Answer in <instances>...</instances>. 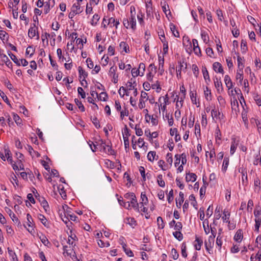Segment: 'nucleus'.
I'll list each match as a JSON object with an SVG mask.
<instances>
[{
  "instance_id": "obj_1",
  "label": "nucleus",
  "mask_w": 261,
  "mask_h": 261,
  "mask_svg": "<svg viewBox=\"0 0 261 261\" xmlns=\"http://www.w3.org/2000/svg\"><path fill=\"white\" fill-rule=\"evenodd\" d=\"M211 115L213 119L215 121H221L224 118L223 114L219 109H216L215 106L214 107V108L211 111Z\"/></svg>"
},
{
  "instance_id": "obj_2",
  "label": "nucleus",
  "mask_w": 261,
  "mask_h": 261,
  "mask_svg": "<svg viewBox=\"0 0 261 261\" xmlns=\"http://www.w3.org/2000/svg\"><path fill=\"white\" fill-rule=\"evenodd\" d=\"M148 73L147 74V79L151 83H153L154 75L156 72V68L153 64L149 65L148 68Z\"/></svg>"
},
{
  "instance_id": "obj_3",
  "label": "nucleus",
  "mask_w": 261,
  "mask_h": 261,
  "mask_svg": "<svg viewBox=\"0 0 261 261\" xmlns=\"http://www.w3.org/2000/svg\"><path fill=\"white\" fill-rule=\"evenodd\" d=\"M28 36L30 38L37 36L36 39H39V35L38 33V28L36 26L35 24H33V27H31L28 31Z\"/></svg>"
},
{
  "instance_id": "obj_4",
  "label": "nucleus",
  "mask_w": 261,
  "mask_h": 261,
  "mask_svg": "<svg viewBox=\"0 0 261 261\" xmlns=\"http://www.w3.org/2000/svg\"><path fill=\"white\" fill-rule=\"evenodd\" d=\"M27 225L29 227L28 228V230L30 233H32L34 231V224H33V220L32 216L29 214H28L27 215Z\"/></svg>"
},
{
  "instance_id": "obj_5",
  "label": "nucleus",
  "mask_w": 261,
  "mask_h": 261,
  "mask_svg": "<svg viewBox=\"0 0 261 261\" xmlns=\"http://www.w3.org/2000/svg\"><path fill=\"white\" fill-rule=\"evenodd\" d=\"M36 198L39 201L41 205L43 207L44 210L47 211L49 208L48 202L43 197H41L39 195L38 196L35 195Z\"/></svg>"
},
{
  "instance_id": "obj_6",
  "label": "nucleus",
  "mask_w": 261,
  "mask_h": 261,
  "mask_svg": "<svg viewBox=\"0 0 261 261\" xmlns=\"http://www.w3.org/2000/svg\"><path fill=\"white\" fill-rule=\"evenodd\" d=\"M162 99L163 100L164 102L161 103L160 107H161L162 111L164 112L166 109L167 103L169 101V97L168 95L166 94L165 96L160 97L159 99V102H161Z\"/></svg>"
},
{
  "instance_id": "obj_7",
  "label": "nucleus",
  "mask_w": 261,
  "mask_h": 261,
  "mask_svg": "<svg viewBox=\"0 0 261 261\" xmlns=\"http://www.w3.org/2000/svg\"><path fill=\"white\" fill-rule=\"evenodd\" d=\"M100 146L105 150L106 152H107L108 153L110 154H114V150L112 149L110 146L109 145H106V143L104 142L102 140L101 141Z\"/></svg>"
},
{
  "instance_id": "obj_8",
  "label": "nucleus",
  "mask_w": 261,
  "mask_h": 261,
  "mask_svg": "<svg viewBox=\"0 0 261 261\" xmlns=\"http://www.w3.org/2000/svg\"><path fill=\"white\" fill-rule=\"evenodd\" d=\"M130 204V207H132L135 211L137 212H139V204L137 202V198L135 196V198L133 197L130 199V202H129Z\"/></svg>"
},
{
  "instance_id": "obj_9",
  "label": "nucleus",
  "mask_w": 261,
  "mask_h": 261,
  "mask_svg": "<svg viewBox=\"0 0 261 261\" xmlns=\"http://www.w3.org/2000/svg\"><path fill=\"white\" fill-rule=\"evenodd\" d=\"M214 85L218 93H220L223 91L222 84L220 79H218L217 77H216L214 80Z\"/></svg>"
},
{
  "instance_id": "obj_10",
  "label": "nucleus",
  "mask_w": 261,
  "mask_h": 261,
  "mask_svg": "<svg viewBox=\"0 0 261 261\" xmlns=\"http://www.w3.org/2000/svg\"><path fill=\"white\" fill-rule=\"evenodd\" d=\"M214 70L216 72H219L222 74L224 73V71L221 64L219 62H215L213 65Z\"/></svg>"
},
{
  "instance_id": "obj_11",
  "label": "nucleus",
  "mask_w": 261,
  "mask_h": 261,
  "mask_svg": "<svg viewBox=\"0 0 261 261\" xmlns=\"http://www.w3.org/2000/svg\"><path fill=\"white\" fill-rule=\"evenodd\" d=\"M78 70L80 78L81 79L82 77H83V79L82 80V81H85L86 84H87V81L85 80L86 77H87L88 76L87 73L85 72V71L83 69V68L81 66H79L78 67Z\"/></svg>"
},
{
  "instance_id": "obj_12",
  "label": "nucleus",
  "mask_w": 261,
  "mask_h": 261,
  "mask_svg": "<svg viewBox=\"0 0 261 261\" xmlns=\"http://www.w3.org/2000/svg\"><path fill=\"white\" fill-rule=\"evenodd\" d=\"M164 58L161 57H159V73L162 75L164 72Z\"/></svg>"
},
{
  "instance_id": "obj_13",
  "label": "nucleus",
  "mask_w": 261,
  "mask_h": 261,
  "mask_svg": "<svg viewBox=\"0 0 261 261\" xmlns=\"http://www.w3.org/2000/svg\"><path fill=\"white\" fill-rule=\"evenodd\" d=\"M27 149L30 153V154L32 156V158L36 157L38 158L40 156V154L37 151H34L32 147L30 145H28Z\"/></svg>"
},
{
  "instance_id": "obj_14",
  "label": "nucleus",
  "mask_w": 261,
  "mask_h": 261,
  "mask_svg": "<svg viewBox=\"0 0 261 261\" xmlns=\"http://www.w3.org/2000/svg\"><path fill=\"white\" fill-rule=\"evenodd\" d=\"M71 10L73 11L76 14L81 13L83 11L81 9L80 4L79 3L74 4L72 5Z\"/></svg>"
},
{
  "instance_id": "obj_15",
  "label": "nucleus",
  "mask_w": 261,
  "mask_h": 261,
  "mask_svg": "<svg viewBox=\"0 0 261 261\" xmlns=\"http://www.w3.org/2000/svg\"><path fill=\"white\" fill-rule=\"evenodd\" d=\"M158 158V156L156 155L155 151H150L148 153L147 159L150 162H152L154 160H156Z\"/></svg>"
},
{
  "instance_id": "obj_16",
  "label": "nucleus",
  "mask_w": 261,
  "mask_h": 261,
  "mask_svg": "<svg viewBox=\"0 0 261 261\" xmlns=\"http://www.w3.org/2000/svg\"><path fill=\"white\" fill-rule=\"evenodd\" d=\"M239 172L242 173V181L244 184V182H246V184H247V171L243 168H240L239 169Z\"/></svg>"
},
{
  "instance_id": "obj_17",
  "label": "nucleus",
  "mask_w": 261,
  "mask_h": 261,
  "mask_svg": "<svg viewBox=\"0 0 261 261\" xmlns=\"http://www.w3.org/2000/svg\"><path fill=\"white\" fill-rule=\"evenodd\" d=\"M224 82L226 84V87L228 89V90L231 89L233 87V84L231 80L230 77L229 75H226L224 77Z\"/></svg>"
},
{
  "instance_id": "obj_18",
  "label": "nucleus",
  "mask_w": 261,
  "mask_h": 261,
  "mask_svg": "<svg viewBox=\"0 0 261 261\" xmlns=\"http://www.w3.org/2000/svg\"><path fill=\"white\" fill-rule=\"evenodd\" d=\"M238 145V141L236 140V139H233L232 141L231 142V145L230 147V154H233L234 152L236 151V150Z\"/></svg>"
},
{
  "instance_id": "obj_19",
  "label": "nucleus",
  "mask_w": 261,
  "mask_h": 261,
  "mask_svg": "<svg viewBox=\"0 0 261 261\" xmlns=\"http://www.w3.org/2000/svg\"><path fill=\"white\" fill-rule=\"evenodd\" d=\"M178 63L179 64V67H178V69H176V72H177V77L179 75H180L181 71L182 69L183 68L186 69V66H187V64L186 63H185V62L184 61L182 62H181L180 61H179L178 62Z\"/></svg>"
},
{
  "instance_id": "obj_20",
  "label": "nucleus",
  "mask_w": 261,
  "mask_h": 261,
  "mask_svg": "<svg viewBox=\"0 0 261 261\" xmlns=\"http://www.w3.org/2000/svg\"><path fill=\"white\" fill-rule=\"evenodd\" d=\"M6 212L9 214V216L12 219L13 221H16L18 222V224L20 223V221L18 220V218L16 217L15 215L13 213L11 209L9 208L6 207L5 208Z\"/></svg>"
},
{
  "instance_id": "obj_21",
  "label": "nucleus",
  "mask_w": 261,
  "mask_h": 261,
  "mask_svg": "<svg viewBox=\"0 0 261 261\" xmlns=\"http://www.w3.org/2000/svg\"><path fill=\"white\" fill-rule=\"evenodd\" d=\"M237 55V62H238V69H243V68L244 67V63H243V58L239 56V53H235Z\"/></svg>"
},
{
  "instance_id": "obj_22",
  "label": "nucleus",
  "mask_w": 261,
  "mask_h": 261,
  "mask_svg": "<svg viewBox=\"0 0 261 261\" xmlns=\"http://www.w3.org/2000/svg\"><path fill=\"white\" fill-rule=\"evenodd\" d=\"M243 237V236L242 230L239 229L234 235V239L237 242H240L242 241Z\"/></svg>"
},
{
  "instance_id": "obj_23",
  "label": "nucleus",
  "mask_w": 261,
  "mask_h": 261,
  "mask_svg": "<svg viewBox=\"0 0 261 261\" xmlns=\"http://www.w3.org/2000/svg\"><path fill=\"white\" fill-rule=\"evenodd\" d=\"M197 176L195 173H190L187 174L186 180L187 182L192 181L194 182L196 180Z\"/></svg>"
},
{
  "instance_id": "obj_24",
  "label": "nucleus",
  "mask_w": 261,
  "mask_h": 261,
  "mask_svg": "<svg viewBox=\"0 0 261 261\" xmlns=\"http://www.w3.org/2000/svg\"><path fill=\"white\" fill-rule=\"evenodd\" d=\"M216 236L211 235L208 239L207 241H205V246L208 245L210 248H212L215 241V238Z\"/></svg>"
},
{
  "instance_id": "obj_25",
  "label": "nucleus",
  "mask_w": 261,
  "mask_h": 261,
  "mask_svg": "<svg viewBox=\"0 0 261 261\" xmlns=\"http://www.w3.org/2000/svg\"><path fill=\"white\" fill-rule=\"evenodd\" d=\"M129 91L126 90L125 87L122 86L120 88V89L118 91V93L121 97H123L125 95L127 96L129 95Z\"/></svg>"
},
{
  "instance_id": "obj_26",
  "label": "nucleus",
  "mask_w": 261,
  "mask_h": 261,
  "mask_svg": "<svg viewBox=\"0 0 261 261\" xmlns=\"http://www.w3.org/2000/svg\"><path fill=\"white\" fill-rule=\"evenodd\" d=\"M180 91L181 92V93L182 94V96L180 97V107H182V103H183V101H184V99L185 98V96H186V89L184 87V85H182V86H181L180 87Z\"/></svg>"
},
{
  "instance_id": "obj_27",
  "label": "nucleus",
  "mask_w": 261,
  "mask_h": 261,
  "mask_svg": "<svg viewBox=\"0 0 261 261\" xmlns=\"http://www.w3.org/2000/svg\"><path fill=\"white\" fill-rule=\"evenodd\" d=\"M38 236L41 241V242L45 245V246H48V244H50L49 241L48 240L47 238L44 235L41 234L39 235L38 234Z\"/></svg>"
},
{
  "instance_id": "obj_28",
  "label": "nucleus",
  "mask_w": 261,
  "mask_h": 261,
  "mask_svg": "<svg viewBox=\"0 0 261 261\" xmlns=\"http://www.w3.org/2000/svg\"><path fill=\"white\" fill-rule=\"evenodd\" d=\"M38 217L39 220L41 222V223L44 225V226L46 227H49V223L47 222V219L43 215L39 214Z\"/></svg>"
},
{
  "instance_id": "obj_29",
  "label": "nucleus",
  "mask_w": 261,
  "mask_h": 261,
  "mask_svg": "<svg viewBox=\"0 0 261 261\" xmlns=\"http://www.w3.org/2000/svg\"><path fill=\"white\" fill-rule=\"evenodd\" d=\"M203 243V241L199 239L198 238H196L195 241V248L197 250H200L201 249V246Z\"/></svg>"
},
{
  "instance_id": "obj_30",
  "label": "nucleus",
  "mask_w": 261,
  "mask_h": 261,
  "mask_svg": "<svg viewBox=\"0 0 261 261\" xmlns=\"http://www.w3.org/2000/svg\"><path fill=\"white\" fill-rule=\"evenodd\" d=\"M230 214L228 211H226L225 210L223 211V216H222V219L223 222L227 223L229 222V217Z\"/></svg>"
},
{
  "instance_id": "obj_31",
  "label": "nucleus",
  "mask_w": 261,
  "mask_h": 261,
  "mask_svg": "<svg viewBox=\"0 0 261 261\" xmlns=\"http://www.w3.org/2000/svg\"><path fill=\"white\" fill-rule=\"evenodd\" d=\"M184 201V194L182 192H180L179 193V198L178 199H176V203L177 206H178V202L179 203V206H181V203Z\"/></svg>"
},
{
  "instance_id": "obj_32",
  "label": "nucleus",
  "mask_w": 261,
  "mask_h": 261,
  "mask_svg": "<svg viewBox=\"0 0 261 261\" xmlns=\"http://www.w3.org/2000/svg\"><path fill=\"white\" fill-rule=\"evenodd\" d=\"M119 46L120 49H122L125 53H127L129 52V47L125 42H121Z\"/></svg>"
},
{
  "instance_id": "obj_33",
  "label": "nucleus",
  "mask_w": 261,
  "mask_h": 261,
  "mask_svg": "<svg viewBox=\"0 0 261 261\" xmlns=\"http://www.w3.org/2000/svg\"><path fill=\"white\" fill-rule=\"evenodd\" d=\"M204 93L205 98L207 100H211V90H210L207 87H206L204 89Z\"/></svg>"
},
{
  "instance_id": "obj_34",
  "label": "nucleus",
  "mask_w": 261,
  "mask_h": 261,
  "mask_svg": "<svg viewBox=\"0 0 261 261\" xmlns=\"http://www.w3.org/2000/svg\"><path fill=\"white\" fill-rule=\"evenodd\" d=\"M202 72L203 75V77L205 82L207 83V81L210 82V78L209 76L208 71L206 69V67H203L202 69Z\"/></svg>"
},
{
  "instance_id": "obj_35",
  "label": "nucleus",
  "mask_w": 261,
  "mask_h": 261,
  "mask_svg": "<svg viewBox=\"0 0 261 261\" xmlns=\"http://www.w3.org/2000/svg\"><path fill=\"white\" fill-rule=\"evenodd\" d=\"M139 73L141 74L140 76H143L144 74V72L145 71V65L143 63H140L139 65V68L138 69Z\"/></svg>"
},
{
  "instance_id": "obj_36",
  "label": "nucleus",
  "mask_w": 261,
  "mask_h": 261,
  "mask_svg": "<svg viewBox=\"0 0 261 261\" xmlns=\"http://www.w3.org/2000/svg\"><path fill=\"white\" fill-rule=\"evenodd\" d=\"M8 252L10 256L12 257V261H18L15 253L12 249L8 248Z\"/></svg>"
},
{
  "instance_id": "obj_37",
  "label": "nucleus",
  "mask_w": 261,
  "mask_h": 261,
  "mask_svg": "<svg viewBox=\"0 0 261 261\" xmlns=\"http://www.w3.org/2000/svg\"><path fill=\"white\" fill-rule=\"evenodd\" d=\"M141 201L140 202V204L146 205L148 203V198L145 194L141 193Z\"/></svg>"
},
{
  "instance_id": "obj_38",
  "label": "nucleus",
  "mask_w": 261,
  "mask_h": 261,
  "mask_svg": "<svg viewBox=\"0 0 261 261\" xmlns=\"http://www.w3.org/2000/svg\"><path fill=\"white\" fill-rule=\"evenodd\" d=\"M236 79L239 81L243 80V69H238L236 74Z\"/></svg>"
},
{
  "instance_id": "obj_39",
  "label": "nucleus",
  "mask_w": 261,
  "mask_h": 261,
  "mask_svg": "<svg viewBox=\"0 0 261 261\" xmlns=\"http://www.w3.org/2000/svg\"><path fill=\"white\" fill-rule=\"evenodd\" d=\"M173 235L179 241L183 239V235L180 231H175V232H173Z\"/></svg>"
},
{
  "instance_id": "obj_40",
  "label": "nucleus",
  "mask_w": 261,
  "mask_h": 261,
  "mask_svg": "<svg viewBox=\"0 0 261 261\" xmlns=\"http://www.w3.org/2000/svg\"><path fill=\"white\" fill-rule=\"evenodd\" d=\"M126 223L128 224L133 228H134L136 225V221L133 218H127Z\"/></svg>"
},
{
  "instance_id": "obj_41",
  "label": "nucleus",
  "mask_w": 261,
  "mask_h": 261,
  "mask_svg": "<svg viewBox=\"0 0 261 261\" xmlns=\"http://www.w3.org/2000/svg\"><path fill=\"white\" fill-rule=\"evenodd\" d=\"M157 181L158 185L161 187H164L165 186V181L163 179V176L161 174H160L157 177Z\"/></svg>"
},
{
  "instance_id": "obj_42",
  "label": "nucleus",
  "mask_w": 261,
  "mask_h": 261,
  "mask_svg": "<svg viewBox=\"0 0 261 261\" xmlns=\"http://www.w3.org/2000/svg\"><path fill=\"white\" fill-rule=\"evenodd\" d=\"M203 227L205 233L207 234L210 232V228L208 226V223L207 220H204V221L203 222Z\"/></svg>"
},
{
  "instance_id": "obj_43",
  "label": "nucleus",
  "mask_w": 261,
  "mask_h": 261,
  "mask_svg": "<svg viewBox=\"0 0 261 261\" xmlns=\"http://www.w3.org/2000/svg\"><path fill=\"white\" fill-rule=\"evenodd\" d=\"M151 87L152 89H156V91L159 93L160 92L161 90V87H160L159 82L158 81H156L153 84H152Z\"/></svg>"
},
{
  "instance_id": "obj_44",
  "label": "nucleus",
  "mask_w": 261,
  "mask_h": 261,
  "mask_svg": "<svg viewBox=\"0 0 261 261\" xmlns=\"http://www.w3.org/2000/svg\"><path fill=\"white\" fill-rule=\"evenodd\" d=\"M8 55H9V56L10 57L11 59H12V60L18 66H20V62L19 61V60H18L16 57V56L15 55H14V54H13L12 53H9Z\"/></svg>"
},
{
  "instance_id": "obj_45",
  "label": "nucleus",
  "mask_w": 261,
  "mask_h": 261,
  "mask_svg": "<svg viewBox=\"0 0 261 261\" xmlns=\"http://www.w3.org/2000/svg\"><path fill=\"white\" fill-rule=\"evenodd\" d=\"M255 230L257 232H259V228L261 224V218H257L255 219Z\"/></svg>"
},
{
  "instance_id": "obj_46",
  "label": "nucleus",
  "mask_w": 261,
  "mask_h": 261,
  "mask_svg": "<svg viewBox=\"0 0 261 261\" xmlns=\"http://www.w3.org/2000/svg\"><path fill=\"white\" fill-rule=\"evenodd\" d=\"M74 101H75L76 105L78 106L79 109L82 112H84L85 110V107L83 106V105L82 104V102L79 99H78L77 98H75L74 99Z\"/></svg>"
},
{
  "instance_id": "obj_47",
  "label": "nucleus",
  "mask_w": 261,
  "mask_h": 261,
  "mask_svg": "<svg viewBox=\"0 0 261 261\" xmlns=\"http://www.w3.org/2000/svg\"><path fill=\"white\" fill-rule=\"evenodd\" d=\"M161 41L163 44V51L165 54L168 53V42L166 39H163L161 38Z\"/></svg>"
},
{
  "instance_id": "obj_48",
  "label": "nucleus",
  "mask_w": 261,
  "mask_h": 261,
  "mask_svg": "<svg viewBox=\"0 0 261 261\" xmlns=\"http://www.w3.org/2000/svg\"><path fill=\"white\" fill-rule=\"evenodd\" d=\"M254 215L255 217V218H261L260 217L261 215V207L259 206H256V208L254 211Z\"/></svg>"
},
{
  "instance_id": "obj_49",
  "label": "nucleus",
  "mask_w": 261,
  "mask_h": 261,
  "mask_svg": "<svg viewBox=\"0 0 261 261\" xmlns=\"http://www.w3.org/2000/svg\"><path fill=\"white\" fill-rule=\"evenodd\" d=\"M129 23L130 24L131 28L133 30H135L136 29V16L130 17Z\"/></svg>"
},
{
  "instance_id": "obj_50",
  "label": "nucleus",
  "mask_w": 261,
  "mask_h": 261,
  "mask_svg": "<svg viewBox=\"0 0 261 261\" xmlns=\"http://www.w3.org/2000/svg\"><path fill=\"white\" fill-rule=\"evenodd\" d=\"M228 165H229V159L227 158H225L223 160V165H222V170L224 171H226Z\"/></svg>"
},
{
  "instance_id": "obj_51",
  "label": "nucleus",
  "mask_w": 261,
  "mask_h": 261,
  "mask_svg": "<svg viewBox=\"0 0 261 261\" xmlns=\"http://www.w3.org/2000/svg\"><path fill=\"white\" fill-rule=\"evenodd\" d=\"M69 237L71 238V239H68V241H67V243L69 244V245H73V243H74V241H75L77 239V237L76 236L75 234H71Z\"/></svg>"
},
{
  "instance_id": "obj_52",
  "label": "nucleus",
  "mask_w": 261,
  "mask_h": 261,
  "mask_svg": "<svg viewBox=\"0 0 261 261\" xmlns=\"http://www.w3.org/2000/svg\"><path fill=\"white\" fill-rule=\"evenodd\" d=\"M100 17L98 14H94L93 16V18L91 20V24L93 25H95L97 24L98 21L99 20Z\"/></svg>"
},
{
  "instance_id": "obj_53",
  "label": "nucleus",
  "mask_w": 261,
  "mask_h": 261,
  "mask_svg": "<svg viewBox=\"0 0 261 261\" xmlns=\"http://www.w3.org/2000/svg\"><path fill=\"white\" fill-rule=\"evenodd\" d=\"M57 53L59 59L61 60L62 62H63L64 61H66V58L62 56V51L61 48L57 49Z\"/></svg>"
},
{
  "instance_id": "obj_54",
  "label": "nucleus",
  "mask_w": 261,
  "mask_h": 261,
  "mask_svg": "<svg viewBox=\"0 0 261 261\" xmlns=\"http://www.w3.org/2000/svg\"><path fill=\"white\" fill-rule=\"evenodd\" d=\"M170 29H171V31L172 32V33H173V35L175 37H179V34L178 32L177 31H175L176 28H175V26L174 25L171 24L170 25Z\"/></svg>"
},
{
  "instance_id": "obj_55",
  "label": "nucleus",
  "mask_w": 261,
  "mask_h": 261,
  "mask_svg": "<svg viewBox=\"0 0 261 261\" xmlns=\"http://www.w3.org/2000/svg\"><path fill=\"white\" fill-rule=\"evenodd\" d=\"M157 223L159 228L163 229L164 227V223L163 222V220L161 217H158Z\"/></svg>"
},
{
  "instance_id": "obj_56",
  "label": "nucleus",
  "mask_w": 261,
  "mask_h": 261,
  "mask_svg": "<svg viewBox=\"0 0 261 261\" xmlns=\"http://www.w3.org/2000/svg\"><path fill=\"white\" fill-rule=\"evenodd\" d=\"M187 248L185 243H182L181 245V255L184 257H187V253L186 252Z\"/></svg>"
},
{
  "instance_id": "obj_57",
  "label": "nucleus",
  "mask_w": 261,
  "mask_h": 261,
  "mask_svg": "<svg viewBox=\"0 0 261 261\" xmlns=\"http://www.w3.org/2000/svg\"><path fill=\"white\" fill-rule=\"evenodd\" d=\"M97 243L98 246L100 247H109L110 246V244L109 242H106L105 243L103 241H102L101 240H98L97 241Z\"/></svg>"
},
{
  "instance_id": "obj_58",
  "label": "nucleus",
  "mask_w": 261,
  "mask_h": 261,
  "mask_svg": "<svg viewBox=\"0 0 261 261\" xmlns=\"http://www.w3.org/2000/svg\"><path fill=\"white\" fill-rule=\"evenodd\" d=\"M257 127V131L260 136H261V122L258 120H254Z\"/></svg>"
},
{
  "instance_id": "obj_59",
  "label": "nucleus",
  "mask_w": 261,
  "mask_h": 261,
  "mask_svg": "<svg viewBox=\"0 0 261 261\" xmlns=\"http://www.w3.org/2000/svg\"><path fill=\"white\" fill-rule=\"evenodd\" d=\"M60 194L61 195V197L63 199H65L66 198V194L65 192V191L64 190V187H62V188L60 187V186L58 187Z\"/></svg>"
},
{
  "instance_id": "obj_60",
  "label": "nucleus",
  "mask_w": 261,
  "mask_h": 261,
  "mask_svg": "<svg viewBox=\"0 0 261 261\" xmlns=\"http://www.w3.org/2000/svg\"><path fill=\"white\" fill-rule=\"evenodd\" d=\"M120 118L122 120L123 119V117L124 116H128V114H129L128 110L126 108H124V110H122V111L121 110L120 111Z\"/></svg>"
},
{
  "instance_id": "obj_61",
  "label": "nucleus",
  "mask_w": 261,
  "mask_h": 261,
  "mask_svg": "<svg viewBox=\"0 0 261 261\" xmlns=\"http://www.w3.org/2000/svg\"><path fill=\"white\" fill-rule=\"evenodd\" d=\"M241 47L243 52H246L247 50V42L245 40H242Z\"/></svg>"
},
{
  "instance_id": "obj_62",
  "label": "nucleus",
  "mask_w": 261,
  "mask_h": 261,
  "mask_svg": "<svg viewBox=\"0 0 261 261\" xmlns=\"http://www.w3.org/2000/svg\"><path fill=\"white\" fill-rule=\"evenodd\" d=\"M34 52L35 50L34 49L33 47L31 46L28 47L26 49V54L28 55H30V56H33Z\"/></svg>"
},
{
  "instance_id": "obj_63",
  "label": "nucleus",
  "mask_w": 261,
  "mask_h": 261,
  "mask_svg": "<svg viewBox=\"0 0 261 261\" xmlns=\"http://www.w3.org/2000/svg\"><path fill=\"white\" fill-rule=\"evenodd\" d=\"M108 98V94L106 92H101L99 94V99L101 100L106 101Z\"/></svg>"
},
{
  "instance_id": "obj_64",
  "label": "nucleus",
  "mask_w": 261,
  "mask_h": 261,
  "mask_svg": "<svg viewBox=\"0 0 261 261\" xmlns=\"http://www.w3.org/2000/svg\"><path fill=\"white\" fill-rule=\"evenodd\" d=\"M201 38L203 39L204 42H206L208 41L209 37L207 34L204 31H202L201 33Z\"/></svg>"
}]
</instances>
